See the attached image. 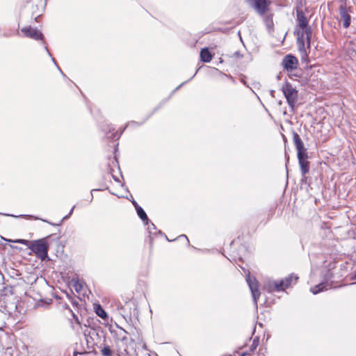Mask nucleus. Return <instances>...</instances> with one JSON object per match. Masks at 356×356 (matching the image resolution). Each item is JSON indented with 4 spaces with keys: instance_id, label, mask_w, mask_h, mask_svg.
Segmentation results:
<instances>
[{
    "instance_id": "obj_1",
    "label": "nucleus",
    "mask_w": 356,
    "mask_h": 356,
    "mask_svg": "<svg viewBox=\"0 0 356 356\" xmlns=\"http://www.w3.org/2000/svg\"><path fill=\"white\" fill-rule=\"evenodd\" d=\"M293 141L296 149L297 150V157L300 168L302 176L305 177L309 171V162L308 161V154L307 149L304 146V143L302 141L300 136L295 131H293Z\"/></svg>"
},
{
    "instance_id": "obj_3",
    "label": "nucleus",
    "mask_w": 356,
    "mask_h": 356,
    "mask_svg": "<svg viewBox=\"0 0 356 356\" xmlns=\"http://www.w3.org/2000/svg\"><path fill=\"white\" fill-rule=\"evenodd\" d=\"M298 280V277L297 275L291 274L280 281L270 280L267 284V291L268 292L284 291L291 286L293 282L296 283Z\"/></svg>"
},
{
    "instance_id": "obj_17",
    "label": "nucleus",
    "mask_w": 356,
    "mask_h": 356,
    "mask_svg": "<svg viewBox=\"0 0 356 356\" xmlns=\"http://www.w3.org/2000/svg\"><path fill=\"white\" fill-rule=\"evenodd\" d=\"M138 124V123H137L136 122H135V121H132V122H129V123L125 126V127H124V129H122V130L119 134H118V133H115V134H111V135H108V133H107V134H107V137H108V138H111V139H113H113H115V137H117V139H118V138L120 137V136L122 134V133H123L124 130L126 129V127H127L128 126H129V125H131V124Z\"/></svg>"
},
{
    "instance_id": "obj_36",
    "label": "nucleus",
    "mask_w": 356,
    "mask_h": 356,
    "mask_svg": "<svg viewBox=\"0 0 356 356\" xmlns=\"http://www.w3.org/2000/svg\"><path fill=\"white\" fill-rule=\"evenodd\" d=\"M261 350H259V353H258V356H265V355H264V353H261Z\"/></svg>"
},
{
    "instance_id": "obj_14",
    "label": "nucleus",
    "mask_w": 356,
    "mask_h": 356,
    "mask_svg": "<svg viewBox=\"0 0 356 356\" xmlns=\"http://www.w3.org/2000/svg\"><path fill=\"white\" fill-rule=\"evenodd\" d=\"M200 59L202 62L209 63L212 59V55L208 48H203L200 51Z\"/></svg>"
},
{
    "instance_id": "obj_28",
    "label": "nucleus",
    "mask_w": 356,
    "mask_h": 356,
    "mask_svg": "<svg viewBox=\"0 0 356 356\" xmlns=\"http://www.w3.org/2000/svg\"><path fill=\"white\" fill-rule=\"evenodd\" d=\"M74 209V206L71 209V210L70 211L69 214L67 216H65L63 218V219H67L69 217V216H70L72 213Z\"/></svg>"
},
{
    "instance_id": "obj_16",
    "label": "nucleus",
    "mask_w": 356,
    "mask_h": 356,
    "mask_svg": "<svg viewBox=\"0 0 356 356\" xmlns=\"http://www.w3.org/2000/svg\"><path fill=\"white\" fill-rule=\"evenodd\" d=\"M136 210L139 218L145 223V225H148L149 219L143 209L140 207H136Z\"/></svg>"
},
{
    "instance_id": "obj_39",
    "label": "nucleus",
    "mask_w": 356,
    "mask_h": 356,
    "mask_svg": "<svg viewBox=\"0 0 356 356\" xmlns=\"http://www.w3.org/2000/svg\"><path fill=\"white\" fill-rule=\"evenodd\" d=\"M283 138H284V140L286 142V137L284 135H283Z\"/></svg>"
},
{
    "instance_id": "obj_13",
    "label": "nucleus",
    "mask_w": 356,
    "mask_h": 356,
    "mask_svg": "<svg viewBox=\"0 0 356 356\" xmlns=\"http://www.w3.org/2000/svg\"><path fill=\"white\" fill-rule=\"evenodd\" d=\"M305 33L304 32L298 33V49L299 51L302 54L306 55V51L305 48V41H304V36Z\"/></svg>"
},
{
    "instance_id": "obj_18",
    "label": "nucleus",
    "mask_w": 356,
    "mask_h": 356,
    "mask_svg": "<svg viewBox=\"0 0 356 356\" xmlns=\"http://www.w3.org/2000/svg\"><path fill=\"white\" fill-rule=\"evenodd\" d=\"M95 309V313L102 319H106L108 318L106 312L99 305H96Z\"/></svg>"
},
{
    "instance_id": "obj_32",
    "label": "nucleus",
    "mask_w": 356,
    "mask_h": 356,
    "mask_svg": "<svg viewBox=\"0 0 356 356\" xmlns=\"http://www.w3.org/2000/svg\"><path fill=\"white\" fill-rule=\"evenodd\" d=\"M132 204L134 205L136 209V207H140L134 200L132 201Z\"/></svg>"
},
{
    "instance_id": "obj_9",
    "label": "nucleus",
    "mask_w": 356,
    "mask_h": 356,
    "mask_svg": "<svg viewBox=\"0 0 356 356\" xmlns=\"http://www.w3.org/2000/svg\"><path fill=\"white\" fill-rule=\"evenodd\" d=\"M246 280L251 291L254 305L257 306V300L260 296V292L258 289V283L254 278H251L250 276L247 277Z\"/></svg>"
},
{
    "instance_id": "obj_35",
    "label": "nucleus",
    "mask_w": 356,
    "mask_h": 356,
    "mask_svg": "<svg viewBox=\"0 0 356 356\" xmlns=\"http://www.w3.org/2000/svg\"><path fill=\"white\" fill-rule=\"evenodd\" d=\"M28 216L29 218H33V219H35V220H38V219H39L38 218L35 217V216Z\"/></svg>"
},
{
    "instance_id": "obj_26",
    "label": "nucleus",
    "mask_w": 356,
    "mask_h": 356,
    "mask_svg": "<svg viewBox=\"0 0 356 356\" xmlns=\"http://www.w3.org/2000/svg\"><path fill=\"white\" fill-rule=\"evenodd\" d=\"M72 315H73V318H74L75 323L80 325L81 323H80V321L79 320L78 316L76 315H75L74 314H73Z\"/></svg>"
},
{
    "instance_id": "obj_5",
    "label": "nucleus",
    "mask_w": 356,
    "mask_h": 356,
    "mask_svg": "<svg viewBox=\"0 0 356 356\" xmlns=\"http://www.w3.org/2000/svg\"><path fill=\"white\" fill-rule=\"evenodd\" d=\"M281 90L286 99L290 108L293 111L298 99V90L291 83L286 81L281 88Z\"/></svg>"
},
{
    "instance_id": "obj_19",
    "label": "nucleus",
    "mask_w": 356,
    "mask_h": 356,
    "mask_svg": "<svg viewBox=\"0 0 356 356\" xmlns=\"http://www.w3.org/2000/svg\"><path fill=\"white\" fill-rule=\"evenodd\" d=\"M147 225H148L147 230H148L149 234H150V236H149L150 239L152 240L153 238V236L152 235L156 234L157 229H156V226L152 222H151L149 221V224Z\"/></svg>"
},
{
    "instance_id": "obj_23",
    "label": "nucleus",
    "mask_w": 356,
    "mask_h": 356,
    "mask_svg": "<svg viewBox=\"0 0 356 356\" xmlns=\"http://www.w3.org/2000/svg\"><path fill=\"white\" fill-rule=\"evenodd\" d=\"M17 243L25 245L29 248V245H30L31 241L26 240V239H17L15 241Z\"/></svg>"
},
{
    "instance_id": "obj_24",
    "label": "nucleus",
    "mask_w": 356,
    "mask_h": 356,
    "mask_svg": "<svg viewBox=\"0 0 356 356\" xmlns=\"http://www.w3.org/2000/svg\"><path fill=\"white\" fill-rule=\"evenodd\" d=\"M142 349L143 348L138 350H134L133 352L131 353L129 356H143L140 353H139Z\"/></svg>"
},
{
    "instance_id": "obj_12",
    "label": "nucleus",
    "mask_w": 356,
    "mask_h": 356,
    "mask_svg": "<svg viewBox=\"0 0 356 356\" xmlns=\"http://www.w3.org/2000/svg\"><path fill=\"white\" fill-rule=\"evenodd\" d=\"M118 309H120L121 313L124 316H131L132 314H135L136 308L133 300L126 302L124 305H121Z\"/></svg>"
},
{
    "instance_id": "obj_11",
    "label": "nucleus",
    "mask_w": 356,
    "mask_h": 356,
    "mask_svg": "<svg viewBox=\"0 0 356 356\" xmlns=\"http://www.w3.org/2000/svg\"><path fill=\"white\" fill-rule=\"evenodd\" d=\"M22 31L26 37L33 38L34 40L42 39V33L39 30L33 29L31 26L22 29Z\"/></svg>"
},
{
    "instance_id": "obj_31",
    "label": "nucleus",
    "mask_w": 356,
    "mask_h": 356,
    "mask_svg": "<svg viewBox=\"0 0 356 356\" xmlns=\"http://www.w3.org/2000/svg\"><path fill=\"white\" fill-rule=\"evenodd\" d=\"M250 355V353L248 351V352L243 353L241 356H248V355Z\"/></svg>"
},
{
    "instance_id": "obj_25",
    "label": "nucleus",
    "mask_w": 356,
    "mask_h": 356,
    "mask_svg": "<svg viewBox=\"0 0 356 356\" xmlns=\"http://www.w3.org/2000/svg\"><path fill=\"white\" fill-rule=\"evenodd\" d=\"M139 353H140L143 356H151L146 349H142Z\"/></svg>"
},
{
    "instance_id": "obj_34",
    "label": "nucleus",
    "mask_w": 356,
    "mask_h": 356,
    "mask_svg": "<svg viewBox=\"0 0 356 356\" xmlns=\"http://www.w3.org/2000/svg\"><path fill=\"white\" fill-rule=\"evenodd\" d=\"M187 81H185V82H183L181 85H179L175 90H178L185 83H186Z\"/></svg>"
},
{
    "instance_id": "obj_20",
    "label": "nucleus",
    "mask_w": 356,
    "mask_h": 356,
    "mask_svg": "<svg viewBox=\"0 0 356 356\" xmlns=\"http://www.w3.org/2000/svg\"><path fill=\"white\" fill-rule=\"evenodd\" d=\"M259 337H257L253 339L252 343L251 346L250 347L249 353H253L257 348L259 345Z\"/></svg>"
},
{
    "instance_id": "obj_41",
    "label": "nucleus",
    "mask_w": 356,
    "mask_h": 356,
    "mask_svg": "<svg viewBox=\"0 0 356 356\" xmlns=\"http://www.w3.org/2000/svg\"><path fill=\"white\" fill-rule=\"evenodd\" d=\"M7 216H9L10 215L9 214H6ZM11 216H13V215H10Z\"/></svg>"
},
{
    "instance_id": "obj_30",
    "label": "nucleus",
    "mask_w": 356,
    "mask_h": 356,
    "mask_svg": "<svg viewBox=\"0 0 356 356\" xmlns=\"http://www.w3.org/2000/svg\"><path fill=\"white\" fill-rule=\"evenodd\" d=\"M350 280H356V270L354 272V273L353 274V275H351V277H350Z\"/></svg>"
},
{
    "instance_id": "obj_40",
    "label": "nucleus",
    "mask_w": 356,
    "mask_h": 356,
    "mask_svg": "<svg viewBox=\"0 0 356 356\" xmlns=\"http://www.w3.org/2000/svg\"><path fill=\"white\" fill-rule=\"evenodd\" d=\"M111 129H108V132H110V131H111ZM112 130H114V129H113V128H112Z\"/></svg>"
},
{
    "instance_id": "obj_2",
    "label": "nucleus",
    "mask_w": 356,
    "mask_h": 356,
    "mask_svg": "<svg viewBox=\"0 0 356 356\" xmlns=\"http://www.w3.org/2000/svg\"><path fill=\"white\" fill-rule=\"evenodd\" d=\"M131 339L127 337V332L122 329L115 339L118 355L119 356H129L133 352L132 347H130L129 342Z\"/></svg>"
},
{
    "instance_id": "obj_6",
    "label": "nucleus",
    "mask_w": 356,
    "mask_h": 356,
    "mask_svg": "<svg viewBox=\"0 0 356 356\" xmlns=\"http://www.w3.org/2000/svg\"><path fill=\"white\" fill-rule=\"evenodd\" d=\"M296 15L298 24L300 26V28L302 29V32H304L305 33L307 46L308 47H309L312 35V29L308 25V19L302 10L298 7L296 8Z\"/></svg>"
},
{
    "instance_id": "obj_29",
    "label": "nucleus",
    "mask_w": 356,
    "mask_h": 356,
    "mask_svg": "<svg viewBox=\"0 0 356 356\" xmlns=\"http://www.w3.org/2000/svg\"><path fill=\"white\" fill-rule=\"evenodd\" d=\"M182 237L184 238L186 240L188 244H189V241H188V238H187V236L186 235H184V234L180 235L179 236V238H182Z\"/></svg>"
},
{
    "instance_id": "obj_4",
    "label": "nucleus",
    "mask_w": 356,
    "mask_h": 356,
    "mask_svg": "<svg viewBox=\"0 0 356 356\" xmlns=\"http://www.w3.org/2000/svg\"><path fill=\"white\" fill-rule=\"evenodd\" d=\"M29 249L42 261L48 257L49 244L44 238L31 241Z\"/></svg>"
},
{
    "instance_id": "obj_7",
    "label": "nucleus",
    "mask_w": 356,
    "mask_h": 356,
    "mask_svg": "<svg viewBox=\"0 0 356 356\" xmlns=\"http://www.w3.org/2000/svg\"><path fill=\"white\" fill-rule=\"evenodd\" d=\"M298 65L297 58L291 54H287L282 60V65L283 68L287 72H291L296 69Z\"/></svg>"
},
{
    "instance_id": "obj_8",
    "label": "nucleus",
    "mask_w": 356,
    "mask_h": 356,
    "mask_svg": "<svg viewBox=\"0 0 356 356\" xmlns=\"http://www.w3.org/2000/svg\"><path fill=\"white\" fill-rule=\"evenodd\" d=\"M259 15H264L268 10L269 0H248Z\"/></svg>"
},
{
    "instance_id": "obj_15",
    "label": "nucleus",
    "mask_w": 356,
    "mask_h": 356,
    "mask_svg": "<svg viewBox=\"0 0 356 356\" xmlns=\"http://www.w3.org/2000/svg\"><path fill=\"white\" fill-rule=\"evenodd\" d=\"M328 286L329 284L327 282H322L314 286V287H312L310 289V291L313 294H317L321 291H323L324 290H327Z\"/></svg>"
},
{
    "instance_id": "obj_22",
    "label": "nucleus",
    "mask_w": 356,
    "mask_h": 356,
    "mask_svg": "<svg viewBox=\"0 0 356 356\" xmlns=\"http://www.w3.org/2000/svg\"><path fill=\"white\" fill-rule=\"evenodd\" d=\"M266 24L268 30H270L273 25V19L271 17H267L265 19Z\"/></svg>"
},
{
    "instance_id": "obj_42",
    "label": "nucleus",
    "mask_w": 356,
    "mask_h": 356,
    "mask_svg": "<svg viewBox=\"0 0 356 356\" xmlns=\"http://www.w3.org/2000/svg\"><path fill=\"white\" fill-rule=\"evenodd\" d=\"M352 284H356V282H354V283H353Z\"/></svg>"
},
{
    "instance_id": "obj_33",
    "label": "nucleus",
    "mask_w": 356,
    "mask_h": 356,
    "mask_svg": "<svg viewBox=\"0 0 356 356\" xmlns=\"http://www.w3.org/2000/svg\"><path fill=\"white\" fill-rule=\"evenodd\" d=\"M270 94L271 97H274L275 90H271L270 91Z\"/></svg>"
},
{
    "instance_id": "obj_21",
    "label": "nucleus",
    "mask_w": 356,
    "mask_h": 356,
    "mask_svg": "<svg viewBox=\"0 0 356 356\" xmlns=\"http://www.w3.org/2000/svg\"><path fill=\"white\" fill-rule=\"evenodd\" d=\"M101 352H102V354L103 356H112L113 355V351L108 346H104L102 349Z\"/></svg>"
},
{
    "instance_id": "obj_37",
    "label": "nucleus",
    "mask_w": 356,
    "mask_h": 356,
    "mask_svg": "<svg viewBox=\"0 0 356 356\" xmlns=\"http://www.w3.org/2000/svg\"><path fill=\"white\" fill-rule=\"evenodd\" d=\"M77 354H79V353H78V352H74V353L73 356H76V355H77Z\"/></svg>"
},
{
    "instance_id": "obj_27",
    "label": "nucleus",
    "mask_w": 356,
    "mask_h": 356,
    "mask_svg": "<svg viewBox=\"0 0 356 356\" xmlns=\"http://www.w3.org/2000/svg\"><path fill=\"white\" fill-rule=\"evenodd\" d=\"M285 159H286V168H287V164L289 161V156L285 152Z\"/></svg>"
},
{
    "instance_id": "obj_38",
    "label": "nucleus",
    "mask_w": 356,
    "mask_h": 356,
    "mask_svg": "<svg viewBox=\"0 0 356 356\" xmlns=\"http://www.w3.org/2000/svg\"><path fill=\"white\" fill-rule=\"evenodd\" d=\"M196 73H197V72L193 74V76H192V77H191L190 79H191L194 78V76H195V75L196 74Z\"/></svg>"
},
{
    "instance_id": "obj_10",
    "label": "nucleus",
    "mask_w": 356,
    "mask_h": 356,
    "mask_svg": "<svg viewBox=\"0 0 356 356\" xmlns=\"http://www.w3.org/2000/svg\"><path fill=\"white\" fill-rule=\"evenodd\" d=\"M339 10L340 20L343 22V28L347 29L350 26L351 22V17L348 12L347 7L346 5H341Z\"/></svg>"
}]
</instances>
